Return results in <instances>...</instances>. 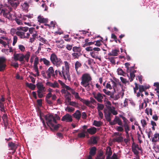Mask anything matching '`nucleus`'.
I'll return each instance as SVG.
<instances>
[{"instance_id": "obj_1", "label": "nucleus", "mask_w": 159, "mask_h": 159, "mask_svg": "<svg viewBox=\"0 0 159 159\" xmlns=\"http://www.w3.org/2000/svg\"><path fill=\"white\" fill-rule=\"evenodd\" d=\"M46 123L48 125L52 130H56L59 128L60 125L56 124V120H59L60 117L55 114L54 116L51 115H49L45 116Z\"/></svg>"}, {"instance_id": "obj_2", "label": "nucleus", "mask_w": 159, "mask_h": 159, "mask_svg": "<svg viewBox=\"0 0 159 159\" xmlns=\"http://www.w3.org/2000/svg\"><path fill=\"white\" fill-rule=\"evenodd\" d=\"M105 104L107 108L104 110V115L108 121L110 120V116L112 113L114 115L117 114L113 107H111V103L109 101H106Z\"/></svg>"}, {"instance_id": "obj_3", "label": "nucleus", "mask_w": 159, "mask_h": 159, "mask_svg": "<svg viewBox=\"0 0 159 159\" xmlns=\"http://www.w3.org/2000/svg\"><path fill=\"white\" fill-rule=\"evenodd\" d=\"M17 31L16 32V34L21 39H28L30 36L29 33L26 34L29 28L27 27L20 26L16 28Z\"/></svg>"}, {"instance_id": "obj_4", "label": "nucleus", "mask_w": 159, "mask_h": 159, "mask_svg": "<svg viewBox=\"0 0 159 159\" xmlns=\"http://www.w3.org/2000/svg\"><path fill=\"white\" fill-rule=\"evenodd\" d=\"M64 63L65 66L64 67H62V73L59 71V74L61 77H63L65 79H67L68 80H70V77L69 71V64L66 61H65Z\"/></svg>"}, {"instance_id": "obj_5", "label": "nucleus", "mask_w": 159, "mask_h": 159, "mask_svg": "<svg viewBox=\"0 0 159 159\" xmlns=\"http://www.w3.org/2000/svg\"><path fill=\"white\" fill-rule=\"evenodd\" d=\"M91 80L89 74L87 73L84 74L81 77V84L84 87H86L89 84V81Z\"/></svg>"}, {"instance_id": "obj_6", "label": "nucleus", "mask_w": 159, "mask_h": 159, "mask_svg": "<svg viewBox=\"0 0 159 159\" xmlns=\"http://www.w3.org/2000/svg\"><path fill=\"white\" fill-rule=\"evenodd\" d=\"M34 61V69L36 72L34 76H39V72L38 70L37 65L39 63V58L35 55H32L30 59V62L32 63Z\"/></svg>"}, {"instance_id": "obj_7", "label": "nucleus", "mask_w": 159, "mask_h": 159, "mask_svg": "<svg viewBox=\"0 0 159 159\" xmlns=\"http://www.w3.org/2000/svg\"><path fill=\"white\" fill-rule=\"evenodd\" d=\"M58 82L62 87L66 88L67 90L69 91V92H71L72 94H74L76 98L80 99V98L78 93L75 92L73 89H72L68 86L66 85L61 81L59 80Z\"/></svg>"}, {"instance_id": "obj_8", "label": "nucleus", "mask_w": 159, "mask_h": 159, "mask_svg": "<svg viewBox=\"0 0 159 159\" xmlns=\"http://www.w3.org/2000/svg\"><path fill=\"white\" fill-rule=\"evenodd\" d=\"M50 60L52 62L57 66H60L62 64L61 59L58 58L54 54H52L50 57Z\"/></svg>"}, {"instance_id": "obj_9", "label": "nucleus", "mask_w": 159, "mask_h": 159, "mask_svg": "<svg viewBox=\"0 0 159 159\" xmlns=\"http://www.w3.org/2000/svg\"><path fill=\"white\" fill-rule=\"evenodd\" d=\"M35 29L34 28H30L29 29V33L30 34H32V37H30V42L31 43L33 42L37 36V33L35 31Z\"/></svg>"}, {"instance_id": "obj_10", "label": "nucleus", "mask_w": 159, "mask_h": 159, "mask_svg": "<svg viewBox=\"0 0 159 159\" xmlns=\"http://www.w3.org/2000/svg\"><path fill=\"white\" fill-rule=\"evenodd\" d=\"M123 127L125 129V131L126 134V136H128L129 137V134L128 131L130 130V128L127 123H124L123 125H122V127L120 126V132H122L124 130Z\"/></svg>"}, {"instance_id": "obj_11", "label": "nucleus", "mask_w": 159, "mask_h": 159, "mask_svg": "<svg viewBox=\"0 0 159 159\" xmlns=\"http://www.w3.org/2000/svg\"><path fill=\"white\" fill-rule=\"evenodd\" d=\"M13 57L15 60L24 61V55L22 54H15L14 55Z\"/></svg>"}, {"instance_id": "obj_12", "label": "nucleus", "mask_w": 159, "mask_h": 159, "mask_svg": "<svg viewBox=\"0 0 159 159\" xmlns=\"http://www.w3.org/2000/svg\"><path fill=\"white\" fill-rule=\"evenodd\" d=\"M61 120L66 122H71L72 120V116L70 115L67 114L62 117Z\"/></svg>"}, {"instance_id": "obj_13", "label": "nucleus", "mask_w": 159, "mask_h": 159, "mask_svg": "<svg viewBox=\"0 0 159 159\" xmlns=\"http://www.w3.org/2000/svg\"><path fill=\"white\" fill-rule=\"evenodd\" d=\"M6 59L4 57H0V71L3 70L5 67V65L3 63V62L5 61Z\"/></svg>"}, {"instance_id": "obj_14", "label": "nucleus", "mask_w": 159, "mask_h": 159, "mask_svg": "<svg viewBox=\"0 0 159 159\" xmlns=\"http://www.w3.org/2000/svg\"><path fill=\"white\" fill-rule=\"evenodd\" d=\"M64 41L63 39L57 40L56 41V45L59 48H62L64 47Z\"/></svg>"}, {"instance_id": "obj_15", "label": "nucleus", "mask_w": 159, "mask_h": 159, "mask_svg": "<svg viewBox=\"0 0 159 159\" xmlns=\"http://www.w3.org/2000/svg\"><path fill=\"white\" fill-rule=\"evenodd\" d=\"M93 95L94 97L98 102H101L102 101L103 97L101 94L100 93H98L97 94H93Z\"/></svg>"}, {"instance_id": "obj_16", "label": "nucleus", "mask_w": 159, "mask_h": 159, "mask_svg": "<svg viewBox=\"0 0 159 159\" xmlns=\"http://www.w3.org/2000/svg\"><path fill=\"white\" fill-rule=\"evenodd\" d=\"M38 20L40 23H43L45 24L48 22V20L47 19L44 18L43 16H39L38 17Z\"/></svg>"}, {"instance_id": "obj_17", "label": "nucleus", "mask_w": 159, "mask_h": 159, "mask_svg": "<svg viewBox=\"0 0 159 159\" xmlns=\"http://www.w3.org/2000/svg\"><path fill=\"white\" fill-rule=\"evenodd\" d=\"M36 86L38 89V91L43 90V91H44L45 87L43 86L42 82H39L37 83L36 84Z\"/></svg>"}, {"instance_id": "obj_18", "label": "nucleus", "mask_w": 159, "mask_h": 159, "mask_svg": "<svg viewBox=\"0 0 159 159\" xmlns=\"http://www.w3.org/2000/svg\"><path fill=\"white\" fill-rule=\"evenodd\" d=\"M96 131L97 129L94 127H91L87 129V132L91 134H94Z\"/></svg>"}, {"instance_id": "obj_19", "label": "nucleus", "mask_w": 159, "mask_h": 159, "mask_svg": "<svg viewBox=\"0 0 159 159\" xmlns=\"http://www.w3.org/2000/svg\"><path fill=\"white\" fill-rule=\"evenodd\" d=\"M54 73V70L52 67H50L47 71L46 73L48 75V78H50L51 75Z\"/></svg>"}, {"instance_id": "obj_20", "label": "nucleus", "mask_w": 159, "mask_h": 159, "mask_svg": "<svg viewBox=\"0 0 159 159\" xmlns=\"http://www.w3.org/2000/svg\"><path fill=\"white\" fill-rule=\"evenodd\" d=\"M46 84L53 88L58 87L59 86L58 84L56 82H55L53 83H51L50 82H47L46 83Z\"/></svg>"}, {"instance_id": "obj_21", "label": "nucleus", "mask_w": 159, "mask_h": 159, "mask_svg": "<svg viewBox=\"0 0 159 159\" xmlns=\"http://www.w3.org/2000/svg\"><path fill=\"white\" fill-rule=\"evenodd\" d=\"M98 52H95L94 51H92L90 52V54L92 57L95 59H98L100 61L101 60V58L98 57Z\"/></svg>"}, {"instance_id": "obj_22", "label": "nucleus", "mask_w": 159, "mask_h": 159, "mask_svg": "<svg viewBox=\"0 0 159 159\" xmlns=\"http://www.w3.org/2000/svg\"><path fill=\"white\" fill-rule=\"evenodd\" d=\"M159 140V134L156 133L154 135V137L152 138V141L153 142H157Z\"/></svg>"}, {"instance_id": "obj_23", "label": "nucleus", "mask_w": 159, "mask_h": 159, "mask_svg": "<svg viewBox=\"0 0 159 159\" xmlns=\"http://www.w3.org/2000/svg\"><path fill=\"white\" fill-rule=\"evenodd\" d=\"M73 116L77 119H79L81 116V113L79 110H77L76 112L73 114Z\"/></svg>"}, {"instance_id": "obj_24", "label": "nucleus", "mask_w": 159, "mask_h": 159, "mask_svg": "<svg viewBox=\"0 0 159 159\" xmlns=\"http://www.w3.org/2000/svg\"><path fill=\"white\" fill-rule=\"evenodd\" d=\"M86 131L85 130H82L80 133H79L78 135V137L79 138H82L84 137L85 136V134Z\"/></svg>"}, {"instance_id": "obj_25", "label": "nucleus", "mask_w": 159, "mask_h": 159, "mask_svg": "<svg viewBox=\"0 0 159 159\" xmlns=\"http://www.w3.org/2000/svg\"><path fill=\"white\" fill-rule=\"evenodd\" d=\"M55 23L53 21H51L50 23V25L44 24V25L46 26V28H48L49 29L52 28H53L55 26Z\"/></svg>"}, {"instance_id": "obj_26", "label": "nucleus", "mask_w": 159, "mask_h": 159, "mask_svg": "<svg viewBox=\"0 0 159 159\" xmlns=\"http://www.w3.org/2000/svg\"><path fill=\"white\" fill-rule=\"evenodd\" d=\"M3 15L5 17L8 18L9 19H11L12 18V15H11L9 12L7 13L4 12L3 13Z\"/></svg>"}, {"instance_id": "obj_27", "label": "nucleus", "mask_w": 159, "mask_h": 159, "mask_svg": "<svg viewBox=\"0 0 159 159\" xmlns=\"http://www.w3.org/2000/svg\"><path fill=\"white\" fill-rule=\"evenodd\" d=\"M148 88L146 86H144L143 85H139V92L141 93L145 91Z\"/></svg>"}, {"instance_id": "obj_28", "label": "nucleus", "mask_w": 159, "mask_h": 159, "mask_svg": "<svg viewBox=\"0 0 159 159\" xmlns=\"http://www.w3.org/2000/svg\"><path fill=\"white\" fill-rule=\"evenodd\" d=\"M102 123L100 121H97L94 120L93 122V125L97 127H99L102 125Z\"/></svg>"}, {"instance_id": "obj_29", "label": "nucleus", "mask_w": 159, "mask_h": 159, "mask_svg": "<svg viewBox=\"0 0 159 159\" xmlns=\"http://www.w3.org/2000/svg\"><path fill=\"white\" fill-rule=\"evenodd\" d=\"M26 86L32 90H34L35 88V85L32 83H26Z\"/></svg>"}, {"instance_id": "obj_30", "label": "nucleus", "mask_w": 159, "mask_h": 159, "mask_svg": "<svg viewBox=\"0 0 159 159\" xmlns=\"http://www.w3.org/2000/svg\"><path fill=\"white\" fill-rule=\"evenodd\" d=\"M118 50L116 49L112 50L111 53H110L108 54L109 56H116L118 54Z\"/></svg>"}, {"instance_id": "obj_31", "label": "nucleus", "mask_w": 159, "mask_h": 159, "mask_svg": "<svg viewBox=\"0 0 159 159\" xmlns=\"http://www.w3.org/2000/svg\"><path fill=\"white\" fill-rule=\"evenodd\" d=\"M21 6L22 9L25 10H27L29 7L28 3L27 2H24L21 5Z\"/></svg>"}, {"instance_id": "obj_32", "label": "nucleus", "mask_w": 159, "mask_h": 159, "mask_svg": "<svg viewBox=\"0 0 159 159\" xmlns=\"http://www.w3.org/2000/svg\"><path fill=\"white\" fill-rule=\"evenodd\" d=\"M30 55V53L29 52H27L26 54L24 55V58L25 59L27 62L28 61Z\"/></svg>"}, {"instance_id": "obj_33", "label": "nucleus", "mask_w": 159, "mask_h": 159, "mask_svg": "<svg viewBox=\"0 0 159 159\" xmlns=\"http://www.w3.org/2000/svg\"><path fill=\"white\" fill-rule=\"evenodd\" d=\"M72 50L74 52H80L81 51V49L80 47H74L73 48Z\"/></svg>"}, {"instance_id": "obj_34", "label": "nucleus", "mask_w": 159, "mask_h": 159, "mask_svg": "<svg viewBox=\"0 0 159 159\" xmlns=\"http://www.w3.org/2000/svg\"><path fill=\"white\" fill-rule=\"evenodd\" d=\"M8 145L11 149L15 150L16 148V146L12 142L9 143Z\"/></svg>"}, {"instance_id": "obj_35", "label": "nucleus", "mask_w": 159, "mask_h": 159, "mask_svg": "<svg viewBox=\"0 0 159 159\" xmlns=\"http://www.w3.org/2000/svg\"><path fill=\"white\" fill-rule=\"evenodd\" d=\"M40 60L43 61L44 64L47 66H48L50 64V61L45 58H41Z\"/></svg>"}, {"instance_id": "obj_36", "label": "nucleus", "mask_w": 159, "mask_h": 159, "mask_svg": "<svg viewBox=\"0 0 159 159\" xmlns=\"http://www.w3.org/2000/svg\"><path fill=\"white\" fill-rule=\"evenodd\" d=\"M111 83L112 85V87L113 88L114 90V92H115L117 90V89L116 87V83L113 81L111 80Z\"/></svg>"}, {"instance_id": "obj_37", "label": "nucleus", "mask_w": 159, "mask_h": 159, "mask_svg": "<svg viewBox=\"0 0 159 159\" xmlns=\"http://www.w3.org/2000/svg\"><path fill=\"white\" fill-rule=\"evenodd\" d=\"M106 154L107 155V157H109L112 154V152L111 149L108 147L106 150Z\"/></svg>"}, {"instance_id": "obj_38", "label": "nucleus", "mask_w": 159, "mask_h": 159, "mask_svg": "<svg viewBox=\"0 0 159 159\" xmlns=\"http://www.w3.org/2000/svg\"><path fill=\"white\" fill-rule=\"evenodd\" d=\"M135 77V75L134 74L133 72H130V78L129 80L130 82H132L134 79Z\"/></svg>"}, {"instance_id": "obj_39", "label": "nucleus", "mask_w": 159, "mask_h": 159, "mask_svg": "<svg viewBox=\"0 0 159 159\" xmlns=\"http://www.w3.org/2000/svg\"><path fill=\"white\" fill-rule=\"evenodd\" d=\"M81 65V63L78 61H76L75 63V68L77 73V69L79 67H80Z\"/></svg>"}, {"instance_id": "obj_40", "label": "nucleus", "mask_w": 159, "mask_h": 159, "mask_svg": "<svg viewBox=\"0 0 159 159\" xmlns=\"http://www.w3.org/2000/svg\"><path fill=\"white\" fill-rule=\"evenodd\" d=\"M154 86L156 87V88L155 89V90L156 91L157 93H159V83L156 82L154 84Z\"/></svg>"}, {"instance_id": "obj_41", "label": "nucleus", "mask_w": 159, "mask_h": 159, "mask_svg": "<svg viewBox=\"0 0 159 159\" xmlns=\"http://www.w3.org/2000/svg\"><path fill=\"white\" fill-rule=\"evenodd\" d=\"M1 38L2 39H3L4 40L6 41V42H4H4L6 43V44L5 45H3V46L4 47H5V46H6L7 45H8V44L9 43V39L7 37H4V36L1 37Z\"/></svg>"}, {"instance_id": "obj_42", "label": "nucleus", "mask_w": 159, "mask_h": 159, "mask_svg": "<svg viewBox=\"0 0 159 159\" xmlns=\"http://www.w3.org/2000/svg\"><path fill=\"white\" fill-rule=\"evenodd\" d=\"M96 148L95 147H94L92 148L90 150V154L93 156L94 155L95 153Z\"/></svg>"}, {"instance_id": "obj_43", "label": "nucleus", "mask_w": 159, "mask_h": 159, "mask_svg": "<svg viewBox=\"0 0 159 159\" xmlns=\"http://www.w3.org/2000/svg\"><path fill=\"white\" fill-rule=\"evenodd\" d=\"M94 43L95 41L87 42V43H85L83 45V47H85L86 46H90V45L94 44Z\"/></svg>"}, {"instance_id": "obj_44", "label": "nucleus", "mask_w": 159, "mask_h": 159, "mask_svg": "<svg viewBox=\"0 0 159 159\" xmlns=\"http://www.w3.org/2000/svg\"><path fill=\"white\" fill-rule=\"evenodd\" d=\"M101 40H97V41H94L95 42H96V43L95 45V46L99 47L101 45V41L102 42V40L103 39V38L102 37H101Z\"/></svg>"}, {"instance_id": "obj_45", "label": "nucleus", "mask_w": 159, "mask_h": 159, "mask_svg": "<svg viewBox=\"0 0 159 159\" xmlns=\"http://www.w3.org/2000/svg\"><path fill=\"white\" fill-rule=\"evenodd\" d=\"M74 108L70 107H66V110L68 112H71L74 110Z\"/></svg>"}, {"instance_id": "obj_46", "label": "nucleus", "mask_w": 159, "mask_h": 159, "mask_svg": "<svg viewBox=\"0 0 159 159\" xmlns=\"http://www.w3.org/2000/svg\"><path fill=\"white\" fill-rule=\"evenodd\" d=\"M18 48L19 50H20L21 52H24L25 48L23 45L21 44L19 45H18Z\"/></svg>"}, {"instance_id": "obj_47", "label": "nucleus", "mask_w": 159, "mask_h": 159, "mask_svg": "<svg viewBox=\"0 0 159 159\" xmlns=\"http://www.w3.org/2000/svg\"><path fill=\"white\" fill-rule=\"evenodd\" d=\"M10 4L14 8H16L17 5L18 4V3H17L16 2H10Z\"/></svg>"}, {"instance_id": "obj_48", "label": "nucleus", "mask_w": 159, "mask_h": 159, "mask_svg": "<svg viewBox=\"0 0 159 159\" xmlns=\"http://www.w3.org/2000/svg\"><path fill=\"white\" fill-rule=\"evenodd\" d=\"M68 92L67 94L65 95V98L66 100L68 102H69L70 100L71 96H70V93H68V92Z\"/></svg>"}, {"instance_id": "obj_49", "label": "nucleus", "mask_w": 159, "mask_h": 159, "mask_svg": "<svg viewBox=\"0 0 159 159\" xmlns=\"http://www.w3.org/2000/svg\"><path fill=\"white\" fill-rule=\"evenodd\" d=\"M91 142L95 144L97 143V138L95 137H91L90 139Z\"/></svg>"}, {"instance_id": "obj_50", "label": "nucleus", "mask_w": 159, "mask_h": 159, "mask_svg": "<svg viewBox=\"0 0 159 159\" xmlns=\"http://www.w3.org/2000/svg\"><path fill=\"white\" fill-rule=\"evenodd\" d=\"M2 51L3 52H5L6 54H8V52H11L12 51V49L11 48H10L9 49H4L2 50Z\"/></svg>"}, {"instance_id": "obj_51", "label": "nucleus", "mask_w": 159, "mask_h": 159, "mask_svg": "<svg viewBox=\"0 0 159 159\" xmlns=\"http://www.w3.org/2000/svg\"><path fill=\"white\" fill-rule=\"evenodd\" d=\"M43 90L37 91L38 96L39 98H42L43 96V94L42 92Z\"/></svg>"}, {"instance_id": "obj_52", "label": "nucleus", "mask_w": 159, "mask_h": 159, "mask_svg": "<svg viewBox=\"0 0 159 159\" xmlns=\"http://www.w3.org/2000/svg\"><path fill=\"white\" fill-rule=\"evenodd\" d=\"M104 107V106L102 104H98V111H100L101 110H102Z\"/></svg>"}, {"instance_id": "obj_53", "label": "nucleus", "mask_w": 159, "mask_h": 159, "mask_svg": "<svg viewBox=\"0 0 159 159\" xmlns=\"http://www.w3.org/2000/svg\"><path fill=\"white\" fill-rule=\"evenodd\" d=\"M141 122L142 124V126L143 127H145V126L147 125L146 121L144 119L142 120H141Z\"/></svg>"}, {"instance_id": "obj_54", "label": "nucleus", "mask_w": 159, "mask_h": 159, "mask_svg": "<svg viewBox=\"0 0 159 159\" xmlns=\"http://www.w3.org/2000/svg\"><path fill=\"white\" fill-rule=\"evenodd\" d=\"M120 79L123 83L126 84L127 83H128V81L126 79L123 78V77H120Z\"/></svg>"}, {"instance_id": "obj_55", "label": "nucleus", "mask_w": 159, "mask_h": 159, "mask_svg": "<svg viewBox=\"0 0 159 159\" xmlns=\"http://www.w3.org/2000/svg\"><path fill=\"white\" fill-rule=\"evenodd\" d=\"M132 151L134 152V153L136 155V156H139V151L135 148L134 149L133 148H132Z\"/></svg>"}, {"instance_id": "obj_56", "label": "nucleus", "mask_w": 159, "mask_h": 159, "mask_svg": "<svg viewBox=\"0 0 159 159\" xmlns=\"http://www.w3.org/2000/svg\"><path fill=\"white\" fill-rule=\"evenodd\" d=\"M39 40L44 43H46L47 42L44 39L40 36H39Z\"/></svg>"}, {"instance_id": "obj_57", "label": "nucleus", "mask_w": 159, "mask_h": 159, "mask_svg": "<svg viewBox=\"0 0 159 159\" xmlns=\"http://www.w3.org/2000/svg\"><path fill=\"white\" fill-rule=\"evenodd\" d=\"M120 118H121L122 119L124 123H127L128 120L125 117L120 115Z\"/></svg>"}, {"instance_id": "obj_58", "label": "nucleus", "mask_w": 159, "mask_h": 159, "mask_svg": "<svg viewBox=\"0 0 159 159\" xmlns=\"http://www.w3.org/2000/svg\"><path fill=\"white\" fill-rule=\"evenodd\" d=\"M17 40V37L16 36H15L13 37V45H15V44L16 43Z\"/></svg>"}, {"instance_id": "obj_59", "label": "nucleus", "mask_w": 159, "mask_h": 159, "mask_svg": "<svg viewBox=\"0 0 159 159\" xmlns=\"http://www.w3.org/2000/svg\"><path fill=\"white\" fill-rule=\"evenodd\" d=\"M72 55L74 58H78L79 57V55L77 53L74 52L72 53Z\"/></svg>"}, {"instance_id": "obj_60", "label": "nucleus", "mask_w": 159, "mask_h": 159, "mask_svg": "<svg viewBox=\"0 0 159 159\" xmlns=\"http://www.w3.org/2000/svg\"><path fill=\"white\" fill-rule=\"evenodd\" d=\"M106 88L107 89H112V87L111 86V84L110 83V82L107 83V84L106 85Z\"/></svg>"}, {"instance_id": "obj_61", "label": "nucleus", "mask_w": 159, "mask_h": 159, "mask_svg": "<svg viewBox=\"0 0 159 159\" xmlns=\"http://www.w3.org/2000/svg\"><path fill=\"white\" fill-rule=\"evenodd\" d=\"M15 21L17 23L18 25H22L23 24V23L21 21V20L18 19H15Z\"/></svg>"}, {"instance_id": "obj_62", "label": "nucleus", "mask_w": 159, "mask_h": 159, "mask_svg": "<svg viewBox=\"0 0 159 159\" xmlns=\"http://www.w3.org/2000/svg\"><path fill=\"white\" fill-rule=\"evenodd\" d=\"M107 159H117V156L116 154H114L112 157H110V156L107 157Z\"/></svg>"}, {"instance_id": "obj_63", "label": "nucleus", "mask_w": 159, "mask_h": 159, "mask_svg": "<svg viewBox=\"0 0 159 159\" xmlns=\"http://www.w3.org/2000/svg\"><path fill=\"white\" fill-rule=\"evenodd\" d=\"M70 105L75 107L78 106L77 103L76 102H70Z\"/></svg>"}, {"instance_id": "obj_64", "label": "nucleus", "mask_w": 159, "mask_h": 159, "mask_svg": "<svg viewBox=\"0 0 159 159\" xmlns=\"http://www.w3.org/2000/svg\"><path fill=\"white\" fill-rule=\"evenodd\" d=\"M16 79L18 80H22L23 79V77L18 74L16 75Z\"/></svg>"}]
</instances>
